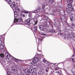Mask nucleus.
<instances>
[{
    "mask_svg": "<svg viewBox=\"0 0 75 75\" xmlns=\"http://www.w3.org/2000/svg\"><path fill=\"white\" fill-rule=\"evenodd\" d=\"M67 2L68 3V4L67 5V7H68L66 9L67 12V14L70 16L71 15V12H74L75 11V9L74 8H72V0H67Z\"/></svg>",
    "mask_w": 75,
    "mask_h": 75,
    "instance_id": "nucleus-1",
    "label": "nucleus"
},
{
    "mask_svg": "<svg viewBox=\"0 0 75 75\" xmlns=\"http://www.w3.org/2000/svg\"><path fill=\"white\" fill-rule=\"evenodd\" d=\"M34 71V69L33 68H30L29 69H25V72L26 75H29L30 73H33Z\"/></svg>",
    "mask_w": 75,
    "mask_h": 75,
    "instance_id": "nucleus-2",
    "label": "nucleus"
},
{
    "mask_svg": "<svg viewBox=\"0 0 75 75\" xmlns=\"http://www.w3.org/2000/svg\"><path fill=\"white\" fill-rule=\"evenodd\" d=\"M5 55L8 59L10 58L11 61H13L14 60V59H15V58L14 57L12 56L11 57L10 55L8 53H6Z\"/></svg>",
    "mask_w": 75,
    "mask_h": 75,
    "instance_id": "nucleus-3",
    "label": "nucleus"
},
{
    "mask_svg": "<svg viewBox=\"0 0 75 75\" xmlns=\"http://www.w3.org/2000/svg\"><path fill=\"white\" fill-rule=\"evenodd\" d=\"M13 10L14 13H16H16H18V12L20 11V9H19L18 8L17 6L14 7Z\"/></svg>",
    "mask_w": 75,
    "mask_h": 75,
    "instance_id": "nucleus-4",
    "label": "nucleus"
},
{
    "mask_svg": "<svg viewBox=\"0 0 75 75\" xmlns=\"http://www.w3.org/2000/svg\"><path fill=\"white\" fill-rule=\"evenodd\" d=\"M5 69L7 72V75H10V74H11V72L9 71L10 70V68L9 67H5Z\"/></svg>",
    "mask_w": 75,
    "mask_h": 75,
    "instance_id": "nucleus-5",
    "label": "nucleus"
},
{
    "mask_svg": "<svg viewBox=\"0 0 75 75\" xmlns=\"http://www.w3.org/2000/svg\"><path fill=\"white\" fill-rule=\"evenodd\" d=\"M32 62H33V63H34V64H36L38 61V59L37 57L35 58L33 60H32Z\"/></svg>",
    "mask_w": 75,
    "mask_h": 75,
    "instance_id": "nucleus-6",
    "label": "nucleus"
},
{
    "mask_svg": "<svg viewBox=\"0 0 75 75\" xmlns=\"http://www.w3.org/2000/svg\"><path fill=\"white\" fill-rule=\"evenodd\" d=\"M69 38H70V39H72L74 41H75V36L72 35V34L70 35Z\"/></svg>",
    "mask_w": 75,
    "mask_h": 75,
    "instance_id": "nucleus-7",
    "label": "nucleus"
},
{
    "mask_svg": "<svg viewBox=\"0 0 75 75\" xmlns=\"http://www.w3.org/2000/svg\"><path fill=\"white\" fill-rule=\"evenodd\" d=\"M12 70H13V71H14V72L15 75H20V74H18V72H17V71H16V69H14V68L13 67H12Z\"/></svg>",
    "mask_w": 75,
    "mask_h": 75,
    "instance_id": "nucleus-8",
    "label": "nucleus"
},
{
    "mask_svg": "<svg viewBox=\"0 0 75 75\" xmlns=\"http://www.w3.org/2000/svg\"><path fill=\"white\" fill-rule=\"evenodd\" d=\"M26 62L28 63L29 64L30 66H31V65H33V62L31 63H30L31 62V59L30 60H26Z\"/></svg>",
    "mask_w": 75,
    "mask_h": 75,
    "instance_id": "nucleus-9",
    "label": "nucleus"
},
{
    "mask_svg": "<svg viewBox=\"0 0 75 75\" xmlns=\"http://www.w3.org/2000/svg\"><path fill=\"white\" fill-rule=\"evenodd\" d=\"M45 6H47V8H47L48 10H50V9L49 8H50V7L48 5H45L44 4L42 5V8L44 9V8H45Z\"/></svg>",
    "mask_w": 75,
    "mask_h": 75,
    "instance_id": "nucleus-10",
    "label": "nucleus"
},
{
    "mask_svg": "<svg viewBox=\"0 0 75 75\" xmlns=\"http://www.w3.org/2000/svg\"><path fill=\"white\" fill-rule=\"evenodd\" d=\"M18 22V19L17 18H14V22H13V25H14L15 24H17V23Z\"/></svg>",
    "mask_w": 75,
    "mask_h": 75,
    "instance_id": "nucleus-11",
    "label": "nucleus"
},
{
    "mask_svg": "<svg viewBox=\"0 0 75 75\" xmlns=\"http://www.w3.org/2000/svg\"><path fill=\"white\" fill-rule=\"evenodd\" d=\"M6 59H3L2 60L1 63L3 66H4V65L5 64V63H6Z\"/></svg>",
    "mask_w": 75,
    "mask_h": 75,
    "instance_id": "nucleus-12",
    "label": "nucleus"
},
{
    "mask_svg": "<svg viewBox=\"0 0 75 75\" xmlns=\"http://www.w3.org/2000/svg\"><path fill=\"white\" fill-rule=\"evenodd\" d=\"M37 26H35V27L34 28H33L31 29L32 31H34L35 32L36 31H37Z\"/></svg>",
    "mask_w": 75,
    "mask_h": 75,
    "instance_id": "nucleus-13",
    "label": "nucleus"
},
{
    "mask_svg": "<svg viewBox=\"0 0 75 75\" xmlns=\"http://www.w3.org/2000/svg\"><path fill=\"white\" fill-rule=\"evenodd\" d=\"M39 28L40 30L42 31L44 30V26L43 25H40L39 26Z\"/></svg>",
    "mask_w": 75,
    "mask_h": 75,
    "instance_id": "nucleus-14",
    "label": "nucleus"
},
{
    "mask_svg": "<svg viewBox=\"0 0 75 75\" xmlns=\"http://www.w3.org/2000/svg\"><path fill=\"white\" fill-rule=\"evenodd\" d=\"M38 23V21H37V19H35L34 20L33 23H34V25H35V24H37Z\"/></svg>",
    "mask_w": 75,
    "mask_h": 75,
    "instance_id": "nucleus-15",
    "label": "nucleus"
},
{
    "mask_svg": "<svg viewBox=\"0 0 75 75\" xmlns=\"http://www.w3.org/2000/svg\"><path fill=\"white\" fill-rule=\"evenodd\" d=\"M31 21V18H28L27 20V21L28 23V25H30V22Z\"/></svg>",
    "mask_w": 75,
    "mask_h": 75,
    "instance_id": "nucleus-16",
    "label": "nucleus"
},
{
    "mask_svg": "<svg viewBox=\"0 0 75 75\" xmlns=\"http://www.w3.org/2000/svg\"><path fill=\"white\" fill-rule=\"evenodd\" d=\"M43 20H46V21H48L49 19L47 16H45L43 18Z\"/></svg>",
    "mask_w": 75,
    "mask_h": 75,
    "instance_id": "nucleus-17",
    "label": "nucleus"
},
{
    "mask_svg": "<svg viewBox=\"0 0 75 75\" xmlns=\"http://www.w3.org/2000/svg\"><path fill=\"white\" fill-rule=\"evenodd\" d=\"M72 60L73 62H75V60H74V59L72 57L70 59H69L68 61H72Z\"/></svg>",
    "mask_w": 75,
    "mask_h": 75,
    "instance_id": "nucleus-18",
    "label": "nucleus"
},
{
    "mask_svg": "<svg viewBox=\"0 0 75 75\" xmlns=\"http://www.w3.org/2000/svg\"><path fill=\"white\" fill-rule=\"evenodd\" d=\"M11 7L13 8V7H14V6H15V2H13L12 4H11L10 5Z\"/></svg>",
    "mask_w": 75,
    "mask_h": 75,
    "instance_id": "nucleus-19",
    "label": "nucleus"
},
{
    "mask_svg": "<svg viewBox=\"0 0 75 75\" xmlns=\"http://www.w3.org/2000/svg\"><path fill=\"white\" fill-rule=\"evenodd\" d=\"M70 20L71 21H73L75 20V18L74 17V16H71L70 17Z\"/></svg>",
    "mask_w": 75,
    "mask_h": 75,
    "instance_id": "nucleus-20",
    "label": "nucleus"
},
{
    "mask_svg": "<svg viewBox=\"0 0 75 75\" xmlns=\"http://www.w3.org/2000/svg\"><path fill=\"white\" fill-rule=\"evenodd\" d=\"M16 3L18 6H20V2L18 1H17Z\"/></svg>",
    "mask_w": 75,
    "mask_h": 75,
    "instance_id": "nucleus-21",
    "label": "nucleus"
},
{
    "mask_svg": "<svg viewBox=\"0 0 75 75\" xmlns=\"http://www.w3.org/2000/svg\"><path fill=\"white\" fill-rule=\"evenodd\" d=\"M4 48V46L2 45H0V49L1 50H3Z\"/></svg>",
    "mask_w": 75,
    "mask_h": 75,
    "instance_id": "nucleus-22",
    "label": "nucleus"
},
{
    "mask_svg": "<svg viewBox=\"0 0 75 75\" xmlns=\"http://www.w3.org/2000/svg\"><path fill=\"white\" fill-rule=\"evenodd\" d=\"M6 1H7V3L9 4H10L11 3V0H7Z\"/></svg>",
    "mask_w": 75,
    "mask_h": 75,
    "instance_id": "nucleus-23",
    "label": "nucleus"
},
{
    "mask_svg": "<svg viewBox=\"0 0 75 75\" xmlns=\"http://www.w3.org/2000/svg\"><path fill=\"white\" fill-rule=\"evenodd\" d=\"M22 20V19L21 18H20L18 19V21L19 23H20Z\"/></svg>",
    "mask_w": 75,
    "mask_h": 75,
    "instance_id": "nucleus-24",
    "label": "nucleus"
},
{
    "mask_svg": "<svg viewBox=\"0 0 75 75\" xmlns=\"http://www.w3.org/2000/svg\"><path fill=\"white\" fill-rule=\"evenodd\" d=\"M38 41H42V38H38Z\"/></svg>",
    "mask_w": 75,
    "mask_h": 75,
    "instance_id": "nucleus-25",
    "label": "nucleus"
},
{
    "mask_svg": "<svg viewBox=\"0 0 75 75\" xmlns=\"http://www.w3.org/2000/svg\"><path fill=\"white\" fill-rule=\"evenodd\" d=\"M0 56L1 58H4V55L3 53L1 54Z\"/></svg>",
    "mask_w": 75,
    "mask_h": 75,
    "instance_id": "nucleus-26",
    "label": "nucleus"
},
{
    "mask_svg": "<svg viewBox=\"0 0 75 75\" xmlns=\"http://www.w3.org/2000/svg\"><path fill=\"white\" fill-rule=\"evenodd\" d=\"M39 74L40 75H42L44 73H43L42 71H40L39 72Z\"/></svg>",
    "mask_w": 75,
    "mask_h": 75,
    "instance_id": "nucleus-27",
    "label": "nucleus"
},
{
    "mask_svg": "<svg viewBox=\"0 0 75 75\" xmlns=\"http://www.w3.org/2000/svg\"><path fill=\"white\" fill-rule=\"evenodd\" d=\"M71 25L73 27L75 28V23H73L71 24Z\"/></svg>",
    "mask_w": 75,
    "mask_h": 75,
    "instance_id": "nucleus-28",
    "label": "nucleus"
},
{
    "mask_svg": "<svg viewBox=\"0 0 75 75\" xmlns=\"http://www.w3.org/2000/svg\"><path fill=\"white\" fill-rule=\"evenodd\" d=\"M14 17L16 18L17 17V13L16 12H14Z\"/></svg>",
    "mask_w": 75,
    "mask_h": 75,
    "instance_id": "nucleus-29",
    "label": "nucleus"
},
{
    "mask_svg": "<svg viewBox=\"0 0 75 75\" xmlns=\"http://www.w3.org/2000/svg\"><path fill=\"white\" fill-rule=\"evenodd\" d=\"M28 16L30 18H31L32 17V14H31V13H29Z\"/></svg>",
    "mask_w": 75,
    "mask_h": 75,
    "instance_id": "nucleus-30",
    "label": "nucleus"
},
{
    "mask_svg": "<svg viewBox=\"0 0 75 75\" xmlns=\"http://www.w3.org/2000/svg\"><path fill=\"white\" fill-rule=\"evenodd\" d=\"M37 55H39V56H40L41 57H42L43 56V55H42L41 54H37L36 55H35V56L37 57Z\"/></svg>",
    "mask_w": 75,
    "mask_h": 75,
    "instance_id": "nucleus-31",
    "label": "nucleus"
},
{
    "mask_svg": "<svg viewBox=\"0 0 75 75\" xmlns=\"http://www.w3.org/2000/svg\"><path fill=\"white\" fill-rule=\"evenodd\" d=\"M24 13L25 14H28V13H29V12H28V11H24Z\"/></svg>",
    "mask_w": 75,
    "mask_h": 75,
    "instance_id": "nucleus-32",
    "label": "nucleus"
},
{
    "mask_svg": "<svg viewBox=\"0 0 75 75\" xmlns=\"http://www.w3.org/2000/svg\"><path fill=\"white\" fill-rule=\"evenodd\" d=\"M64 38H68V36H67V35H66V34H64Z\"/></svg>",
    "mask_w": 75,
    "mask_h": 75,
    "instance_id": "nucleus-33",
    "label": "nucleus"
},
{
    "mask_svg": "<svg viewBox=\"0 0 75 75\" xmlns=\"http://www.w3.org/2000/svg\"><path fill=\"white\" fill-rule=\"evenodd\" d=\"M14 61H16V62H17L18 61V59H17L15 58L14 59Z\"/></svg>",
    "mask_w": 75,
    "mask_h": 75,
    "instance_id": "nucleus-34",
    "label": "nucleus"
},
{
    "mask_svg": "<svg viewBox=\"0 0 75 75\" xmlns=\"http://www.w3.org/2000/svg\"><path fill=\"white\" fill-rule=\"evenodd\" d=\"M43 62H44V63H46V62H47V61H46V60H45V59H43Z\"/></svg>",
    "mask_w": 75,
    "mask_h": 75,
    "instance_id": "nucleus-35",
    "label": "nucleus"
},
{
    "mask_svg": "<svg viewBox=\"0 0 75 75\" xmlns=\"http://www.w3.org/2000/svg\"><path fill=\"white\" fill-rule=\"evenodd\" d=\"M38 11L37 9L35 11H34L33 12V13H38Z\"/></svg>",
    "mask_w": 75,
    "mask_h": 75,
    "instance_id": "nucleus-36",
    "label": "nucleus"
},
{
    "mask_svg": "<svg viewBox=\"0 0 75 75\" xmlns=\"http://www.w3.org/2000/svg\"><path fill=\"white\" fill-rule=\"evenodd\" d=\"M49 1L51 3H52L54 2V0H50Z\"/></svg>",
    "mask_w": 75,
    "mask_h": 75,
    "instance_id": "nucleus-37",
    "label": "nucleus"
},
{
    "mask_svg": "<svg viewBox=\"0 0 75 75\" xmlns=\"http://www.w3.org/2000/svg\"><path fill=\"white\" fill-rule=\"evenodd\" d=\"M57 11L58 10H57V8H56L54 10V11H53V12H55V11Z\"/></svg>",
    "mask_w": 75,
    "mask_h": 75,
    "instance_id": "nucleus-38",
    "label": "nucleus"
},
{
    "mask_svg": "<svg viewBox=\"0 0 75 75\" xmlns=\"http://www.w3.org/2000/svg\"><path fill=\"white\" fill-rule=\"evenodd\" d=\"M37 10L38 11V12H40V7H39L38 8V9Z\"/></svg>",
    "mask_w": 75,
    "mask_h": 75,
    "instance_id": "nucleus-39",
    "label": "nucleus"
},
{
    "mask_svg": "<svg viewBox=\"0 0 75 75\" xmlns=\"http://www.w3.org/2000/svg\"><path fill=\"white\" fill-rule=\"evenodd\" d=\"M50 32H52V33H54V32H55V30H50Z\"/></svg>",
    "mask_w": 75,
    "mask_h": 75,
    "instance_id": "nucleus-40",
    "label": "nucleus"
},
{
    "mask_svg": "<svg viewBox=\"0 0 75 75\" xmlns=\"http://www.w3.org/2000/svg\"><path fill=\"white\" fill-rule=\"evenodd\" d=\"M33 75H37V73L35 72H33Z\"/></svg>",
    "mask_w": 75,
    "mask_h": 75,
    "instance_id": "nucleus-41",
    "label": "nucleus"
},
{
    "mask_svg": "<svg viewBox=\"0 0 75 75\" xmlns=\"http://www.w3.org/2000/svg\"><path fill=\"white\" fill-rule=\"evenodd\" d=\"M60 69V68H59V67H56L55 69V71L57 70H58V69Z\"/></svg>",
    "mask_w": 75,
    "mask_h": 75,
    "instance_id": "nucleus-42",
    "label": "nucleus"
},
{
    "mask_svg": "<svg viewBox=\"0 0 75 75\" xmlns=\"http://www.w3.org/2000/svg\"><path fill=\"white\" fill-rule=\"evenodd\" d=\"M41 71H42L43 74H44V73H45V71H44V69H42Z\"/></svg>",
    "mask_w": 75,
    "mask_h": 75,
    "instance_id": "nucleus-43",
    "label": "nucleus"
},
{
    "mask_svg": "<svg viewBox=\"0 0 75 75\" xmlns=\"http://www.w3.org/2000/svg\"><path fill=\"white\" fill-rule=\"evenodd\" d=\"M41 35H43V36L46 35V34H44V33H42Z\"/></svg>",
    "mask_w": 75,
    "mask_h": 75,
    "instance_id": "nucleus-44",
    "label": "nucleus"
},
{
    "mask_svg": "<svg viewBox=\"0 0 75 75\" xmlns=\"http://www.w3.org/2000/svg\"><path fill=\"white\" fill-rule=\"evenodd\" d=\"M48 68H47L46 69V72H48Z\"/></svg>",
    "mask_w": 75,
    "mask_h": 75,
    "instance_id": "nucleus-45",
    "label": "nucleus"
},
{
    "mask_svg": "<svg viewBox=\"0 0 75 75\" xmlns=\"http://www.w3.org/2000/svg\"><path fill=\"white\" fill-rule=\"evenodd\" d=\"M2 44V41H1V40H0V45H1Z\"/></svg>",
    "mask_w": 75,
    "mask_h": 75,
    "instance_id": "nucleus-46",
    "label": "nucleus"
},
{
    "mask_svg": "<svg viewBox=\"0 0 75 75\" xmlns=\"http://www.w3.org/2000/svg\"><path fill=\"white\" fill-rule=\"evenodd\" d=\"M21 16H22V17H25V15H24V14H22L21 15Z\"/></svg>",
    "mask_w": 75,
    "mask_h": 75,
    "instance_id": "nucleus-47",
    "label": "nucleus"
},
{
    "mask_svg": "<svg viewBox=\"0 0 75 75\" xmlns=\"http://www.w3.org/2000/svg\"><path fill=\"white\" fill-rule=\"evenodd\" d=\"M60 35H62V37L64 36V35L62 34V33H59Z\"/></svg>",
    "mask_w": 75,
    "mask_h": 75,
    "instance_id": "nucleus-48",
    "label": "nucleus"
},
{
    "mask_svg": "<svg viewBox=\"0 0 75 75\" xmlns=\"http://www.w3.org/2000/svg\"><path fill=\"white\" fill-rule=\"evenodd\" d=\"M46 62L47 64H50V62H49L48 61H47Z\"/></svg>",
    "mask_w": 75,
    "mask_h": 75,
    "instance_id": "nucleus-49",
    "label": "nucleus"
},
{
    "mask_svg": "<svg viewBox=\"0 0 75 75\" xmlns=\"http://www.w3.org/2000/svg\"><path fill=\"white\" fill-rule=\"evenodd\" d=\"M63 18H64V16H63L62 17H61V18H60V20H62V19H63Z\"/></svg>",
    "mask_w": 75,
    "mask_h": 75,
    "instance_id": "nucleus-50",
    "label": "nucleus"
},
{
    "mask_svg": "<svg viewBox=\"0 0 75 75\" xmlns=\"http://www.w3.org/2000/svg\"><path fill=\"white\" fill-rule=\"evenodd\" d=\"M39 17V15H38V14L36 15V18H37V17Z\"/></svg>",
    "mask_w": 75,
    "mask_h": 75,
    "instance_id": "nucleus-51",
    "label": "nucleus"
},
{
    "mask_svg": "<svg viewBox=\"0 0 75 75\" xmlns=\"http://www.w3.org/2000/svg\"><path fill=\"white\" fill-rule=\"evenodd\" d=\"M40 52L41 53H42V52H41V50L40 51Z\"/></svg>",
    "mask_w": 75,
    "mask_h": 75,
    "instance_id": "nucleus-52",
    "label": "nucleus"
},
{
    "mask_svg": "<svg viewBox=\"0 0 75 75\" xmlns=\"http://www.w3.org/2000/svg\"><path fill=\"white\" fill-rule=\"evenodd\" d=\"M37 49H38L37 50L38 51H39V50H38V47Z\"/></svg>",
    "mask_w": 75,
    "mask_h": 75,
    "instance_id": "nucleus-53",
    "label": "nucleus"
},
{
    "mask_svg": "<svg viewBox=\"0 0 75 75\" xmlns=\"http://www.w3.org/2000/svg\"><path fill=\"white\" fill-rule=\"evenodd\" d=\"M74 55H75V54H74L73 56H72V57H74Z\"/></svg>",
    "mask_w": 75,
    "mask_h": 75,
    "instance_id": "nucleus-54",
    "label": "nucleus"
},
{
    "mask_svg": "<svg viewBox=\"0 0 75 75\" xmlns=\"http://www.w3.org/2000/svg\"><path fill=\"white\" fill-rule=\"evenodd\" d=\"M57 72H58V74H59V71H58Z\"/></svg>",
    "mask_w": 75,
    "mask_h": 75,
    "instance_id": "nucleus-55",
    "label": "nucleus"
},
{
    "mask_svg": "<svg viewBox=\"0 0 75 75\" xmlns=\"http://www.w3.org/2000/svg\"><path fill=\"white\" fill-rule=\"evenodd\" d=\"M59 31H61V30H59Z\"/></svg>",
    "mask_w": 75,
    "mask_h": 75,
    "instance_id": "nucleus-56",
    "label": "nucleus"
},
{
    "mask_svg": "<svg viewBox=\"0 0 75 75\" xmlns=\"http://www.w3.org/2000/svg\"><path fill=\"white\" fill-rule=\"evenodd\" d=\"M57 28H58V27H57Z\"/></svg>",
    "mask_w": 75,
    "mask_h": 75,
    "instance_id": "nucleus-57",
    "label": "nucleus"
},
{
    "mask_svg": "<svg viewBox=\"0 0 75 75\" xmlns=\"http://www.w3.org/2000/svg\"><path fill=\"white\" fill-rule=\"evenodd\" d=\"M6 1H7V0H5Z\"/></svg>",
    "mask_w": 75,
    "mask_h": 75,
    "instance_id": "nucleus-58",
    "label": "nucleus"
},
{
    "mask_svg": "<svg viewBox=\"0 0 75 75\" xmlns=\"http://www.w3.org/2000/svg\"><path fill=\"white\" fill-rule=\"evenodd\" d=\"M40 58H41V57H40Z\"/></svg>",
    "mask_w": 75,
    "mask_h": 75,
    "instance_id": "nucleus-59",
    "label": "nucleus"
},
{
    "mask_svg": "<svg viewBox=\"0 0 75 75\" xmlns=\"http://www.w3.org/2000/svg\"><path fill=\"white\" fill-rule=\"evenodd\" d=\"M55 64H57V63H55Z\"/></svg>",
    "mask_w": 75,
    "mask_h": 75,
    "instance_id": "nucleus-60",
    "label": "nucleus"
},
{
    "mask_svg": "<svg viewBox=\"0 0 75 75\" xmlns=\"http://www.w3.org/2000/svg\"><path fill=\"white\" fill-rule=\"evenodd\" d=\"M59 64H60V63H59Z\"/></svg>",
    "mask_w": 75,
    "mask_h": 75,
    "instance_id": "nucleus-61",
    "label": "nucleus"
}]
</instances>
